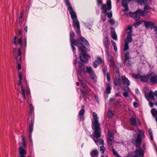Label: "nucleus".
<instances>
[{"instance_id":"nucleus-1","label":"nucleus","mask_w":157,"mask_h":157,"mask_svg":"<svg viewBox=\"0 0 157 157\" xmlns=\"http://www.w3.org/2000/svg\"><path fill=\"white\" fill-rule=\"evenodd\" d=\"M78 66L77 74H78L82 78V74L83 71V74L88 73L90 75V78L93 80L94 82H96L97 77L94 71H92V68L91 67L86 66V69L85 70L86 66L83 64L84 63H82L81 62H78Z\"/></svg>"},{"instance_id":"nucleus-2","label":"nucleus","mask_w":157,"mask_h":157,"mask_svg":"<svg viewBox=\"0 0 157 157\" xmlns=\"http://www.w3.org/2000/svg\"><path fill=\"white\" fill-rule=\"evenodd\" d=\"M64 0L66 5L67 6V10L69 11L71 17L73 20V26L75 28V26H76L77 29L76 30L77 33L80 35V33L79 32V23L78 20L76 13L74 11L69 0Z\"/></svg>"},{"instance_id":"nucleus-3","label":"nucleus","mask_w":157,"mask_h":157,"mask_svg":"<svg viewBox=\"0 0 157 157\" xmlns=\"http://www.w3.org/2000/svg\"><path fill=\"white\" fill-rule=\"evenodd\" d=\"M93 118L94 121H92L91 127L92 129L94 130V132H93L92 136L94 137L96 139L99 138L101 137V132L100 127V124L98 122V116L97 114L94 112L93 113Z\"/></svg>"},{"instance_id":"nucleus-4","label":"nucleus","mask_w":157,"mask_h":157,"mask_svg":"<svg viewBox=\"0 0 157 157\" xmlns=\"http://www.w3.org/2000/svg\"><path fill=\"white\" fill-rule=\"evenodd\" d=\"M79 44L80 46H78V50L81 52L79 55L80 61L78 62H81L85 63H87L88 62V60L87 58H90V56L89 55L86 54L87 52L84 49H82V47L84 46V44L82 42H79Z\"/></svg>"},{"instance_id":"nucleus-5","label":"nucleus","mask_w":157,"mask_h":157,"mask_svg":"<svg viewBox=\"0 0 157 157\" xmlns=\"http://www.w3.org/2000/svg\"><path fill=\"white\" fill-rule=\"evenodd\" d=\"M134 138H132V143L134 144L136 147V149L141 148V145L143 138L145 136L144 132H139L136 136L135 134H133Z\"/></svg>"},{"instance_id":"nucleus-6","label":"nucleus","mask_w":157,"mask_h":157,"mask_svg":"<svg viewBox=\"0 0 157 157\" xmlns=\"http://www.w3.org/2000/svg\"><path fill=\"white\" fill-rule=\"evenodd\" d=\"M78 77L82 88L84 89L83 90L80 89L81 92L83 94L84 99L86 100L89 98V92L86 89L87 85L86 83V81L83 78H82L80 79L78 76Z\"/></svg>"},{"instance_id":"nucleus-7","label":"nucleus","mask_w":157,"mask_h":157,"mask_svg":"<svg viewBox=\"0 0 157 157\" xmlns=\"http://www.w3.org/2000/svg\"><path fill=\"white\" fill-rule=\"evenodd\" d=\"M115 74L117 77L113 81V83L115 86H120L121 82L120 81V76L119 72L117 67H116L115 69Z\"/></svg>"},{"instance_id":"nucleus-8","label":"nucleus","mask_w":157,"mask_h":157,"mask_svg":"<svg viewBox=\"0 0 157 157\" xmlns=\"http://www.w3.org/2000/svg\"><path fill=\"white\" fill-rule=\"evenodd\" d=\"M34 124V118H32L31 119L30 123L29 126V138L30 142L32 143V138L31 134L33 129V124Z\"/></svg>"},{"instance_id":"nucleus-9","label":"nucleus","mask_w":157,"mask_h":157,"mask_svg":"<svg viewBox=\"0 0 157 157\" xmlns=\"http://www.w3.org/2000/svg\"><path fill=\"white\" fill-rule=\"evenodd\" d=\"M149 79L151 82L153 84L157 82V75H155L154 72H151L149 74Z\"/></svg>"},{"instance_id":"nucleus-10","label":"nucleus","mask_w":157,"mask_h":157,"mask_svg":"<svg viewBox=\"0 0 157 157\" xmlns=\"http://www.w3.org/2000/svg\"><path fill=\"white\" fill-rule=\"evenodd\" d=\"M144 25L147 28H150L154 29L155 28V24L153 22L149 21H144Z\"/></svg>"},{"instance_id":"nucleus-11","label":"nucleus","mask_w":157,"mask_h":157,"mask_svg":"<svg viewBox=\"0 0 157 157\" xmlns=\"http://www.w3.org/2000/svg\"><path fill=\"white\" fill-rule=\"evenodd\" d=\"M143 150H141V148L138 149H136L135 151V155L132 157H144V153Z\"/></svg>"},{"instance_id":"nucleus-12","label":"nucleus","mask_w":157,"mask_h":157,"mask_svg":"<svg viewBox=\"0 0 157 157\" xmlns=\"http://www.w3.org/2000/svg\"><path fill=\"white\" fill-rule=\"evenodd\" d=\"M22 31V30L21 29H19L18 32L17 33V36H13V43L14 45H17V39L18 38H19L20 36H20L21 34Z\"/></svg>"},{"instance_id":"nucleus-13","label":"nucleus","mask_w":157,"mask_h":157,"mask_svg":"<svg viewBox=\"0 0 157 157\" xmlns=\"http://www.w3.org/2000/svg\"><path fill=\"white\" fill-rule=\"evenodd\" d=\"M90 136H91V137L93 139V140L94 141L95 143L97 145H103L104 144V141L102 139H98V138L97 139V140H95L93 137H94L92 135H90Z\"/></svg>"},{"instance_id":"nucleus-14","label":"nucleus","mask_w":157,"mask_h":157,"mask_svg":"<svg viewBox=\"0 0 157 157\" xmlns=\"http://www.w3.org/2000/svg\"><path fill=\"white\" fill-rule=\"evenodd\" d=\"M108 59L109 61L110 65L111 66H115V63L113 59V57L111 55L108 54L107 55Z\"/></svg>"},{"instance_id":"nucleus-15","label":"nucleus","mask_w":157,"mask_h":157,"mask_svg":"<svg viewBox=\"0 0 157 157\" xmlns=\"http://www.w3.org/2000/svg\"><path fill=\"white\" fill-rule=\"evenodd\" d=\"M121 3L122 6L124 8V11L125 12H128L129 11V8L127 3V0H122Z\"/></svg>"},{"instance_id":"nucleus-16","label":"nucleus","mask_w":157,"mask_h":157,"mask_svg":"<svg viewBox=\"0 0 157 157\" xmlns=\"http://www.w3.org/2000/svg\"><path fill=\"white\" fill-rule=\"evenodd\" d=\"M74 29L76 28L75 31H76V34L78 35V37H80V38H79L78 39V40L79 42H80V41L81 42H84L86 40V39L84 37L81 36V31H80V26H79V30H80L79 32H80V35H79V34H78L77 33L76 30L77 29V28H76V25L75 26V28L74 27Z\"/></svg>"},{"instance_id":"nucleus-17","label":"nucleus","mask_w":157,"mask_h":157,"mask_svg":"<svg viewBox=\"0 0 157 157\" xmlns=\"http://www.w3.org/2000/svg\"><path fill=\"white\" fill-rule=\"evenodd\" d=\"M122 79L123 83L125 85L126 84L127 85L129 86L130 83V82L128 80L127 78H126L125 75H123L122 76Z\"/></svg>"},{"instance_id":"nucleus-18","label":"nucleus","mask_w":157,"mask_h":157,"mask_svg":"<svg viewBox=\"0 0 157 157\" xmlns=\"http://www.w3.org/2000/svg\"><path fill=\"white\" fill-rule=\"evenodd\" d=\"M140 79L142 82H147L149 79V74L144 76H141Z\"/></svg>"},{"instance_id":"nucleus-19","label":"nucleus","mask_w":157,"mask_h":157,"mask_svg":"<svg viewBox=\"0 0 157 157\" xmlns=\"http://www.w3.org/2000/svg\"><path fill=\"white\" fill-rule=\"evenodd\" d=\"M151 113L153 117H155V121L157 123V110L153 108L151 109Z\"/></svg>"},{"instance_id":"nucleus-20","label":"nucleus","mask_w":157,"mask_h":157,"mask_svg":"<svg viewBox=\"0 0 157 157\" xmlns=\"http://www.w3.org/2000/svg\"><path fill=\"white\" fill-rule=\"evenodd\" d=\"M132 34H127L126 38L124 42L129 43L132 41Z\"/></svg>"},{"instance_id":"nucleus-21","label":"nucleus","mask_w":157,"mask_h":157,"mask_svg":"<svg viewBox=\"0 0 157 157\" xmlns=\"http://www.w3.org/2000/svg\"><path fill=\"white\" fill-rule=\"evenodd\" d=\"M70 40L71 45L77 46L79 44V42L78 40H77L74 38Z\"/></svg>"},{"instance_id":"nucleus-22","label":"nucleus","mask_w":157,"mask_h":157,"mask_svg":"<svg viewBox=\"0 0 157 157\" xmlns=\"http://www.w3.org/2000/svg\"><path fill=\"white\" fill-rule=\"evenodd\" d=\"M98 152L97 149L93 150L90 153L91 157H98Z\"/></svg>"},{"instance_id":"nucleus-23","label":"nucleus","mask_w":157,"mask_h":157,"mask_svg":"<svg viewBox=\"0 0 157 157\" xmlns=\"http://www.w3.org/2000/svg\"><path fill=\"white\" fill-rule=\"evenodd\" d=\"M135 13L136 14H139L140 16L144 17L146 16V14H144L143 10L140 9H138L135 12Z\"/></svg>"},{"instance_id":"nucleus-24","label":"nucleus","mask_w":157,"mask_h":157,"mask_svg":"<svg viewBox=\"0 0 157 157\" xmlns=\"http://www.w3.org/2000/svg\"><path fill=\"white\" fill-rule=\"evenodd\" d=\"M101 9L102 10L101 13L103 14H105L106 15L107 13V12L106 6L105 4H102L101 6Z\"/></svg>"},{"instance_id":"nucleus-25","label":"nucleus","mask_w":157,"mask_h":157,"mask_svg":"<svg viewBox=\"0 0 157 157\" xmlns=\"http://www.w3.org/2000/svg\"><path fill=\"white\" fill-rule=\"evenodd\" d=\"M130 123L133 126H136L137 123L136 119L135 118L132 117L129 119Z\"/></svg>"},{"instance_id":"nucleus-26","label":"nucleus","mask_w":157,"mask_h":157,"mask_svg":"<svg viewBox=\"0 0 157 157\" xmlns=\"http://www.w3.org/2000/svg\"><path fill=\"white\" fill-rule=\"evenodd\" d=\"M130 54V52L129 51H127L124 54V62H126L130 58L129 57Z\"/></svg>"},{"instance_id":"nucleus-27","label":"nucleus","mask_w":157,"mask_h":157,"mask_svg":"<svg viewBox=\"0 0 157 157\" xmlns=\"http://www.w3.org/2000/svg\"><path fill=\"white\" fill-rule=\"evenodd\" d=\"M147 97L152 100H154L155 99L154 98V94L152 90H150L148 94H147Z\"/></svg>"},{"instance_id":"nucleus-28","label":"nucleus","mask_w":157,"mask_h":157,"mask_svg":"<svg viewBox=\"0 0 157 157\" xmlns=\"http://www.w3.org/2000/svg\"><path fill=\"white\" fill-rule=\"evenodd\" d=\"M115 113L111 110H109L107 114V117L109 118H111L114 115Z\"/></svg>"},{"instance_id":"nucleus-29","label":"nucleus","mask_w":157,"mask_h":157,"mask_svg":"<svg viewBox=\"0 0 157 157\" xmlns=\"http://www.w3.org/2000/svg\"><path fill=\"white\" fill-rule=\"evenodd\" d=\"M111 87L109 83L107 84L105 92L106 93L109 94L111 92Z\"/></svg>"},{"instance_id":"nucleus-30","label":"nucleus","mask_w":157,"mask_h":157,"mask_svg":"<svg viewBox=\"0 0 157 157\" xmlns=\"http://www.w3.org/2000/svg\"><path fill=\"white\" fill-rule=\"evenodd\" d=\"M19 153L20 155H25L26 153V151L24 149L19 148Z\"/></svg>"},{"instance_id":"nucleus-31","label":"nucleus","mask_w":157,"mask_h":157,"mask_svg":"<svg viewBox=\"0 0 157 157\" xmlns=\"http://www.w3.org/2000/svg\"><path fill=\"white\" fill-rule=\"evenodd\" d=\"M17 40V44H18L19 46V48H20L21 49L22 44L21 36H20L19 38H18Z\"/></svg>"},{"instance_id":"nucleus-32","label":"nucleus","mask_w":157,"mask_h":157,"mask_svg":"<svg viewBox=\"0 0 157 157\" xmlns=\"http://www.w3.org/2000/svg\"><path fill=\"white\" fill-rule=\"evenodd\" d=\"M103 43L105 47H109L108 43V37L107 36H106L104 40Z\"/></svg>"},{"instance_id":"nucleus-33","label":"nucleus","mask_w":157,"mask_h":157,"mask_svg":"<svg viewBox=\"0 0 157 157\" xmlns=\"http://www.w3.org/2000/svg\"><path fill=\"white\" fill-rule=\"evenodd\" d=\"M144 95H145V96L146 99L149 102V105H150V107L151 108L153 107V106L154 104L152 102L150 101V100L149 99V98L147 97V94L146 92H145L144 93Z\"/></svg>"},{"instance_id":"nucleus-34","label":"nucleus","mask_w":157,"mask_h":157,"mask_svg":"<svg viewBox=\"0 0 157 157\" xmlns=\"http://www.w3.org/2000/svg\"><path fill=\"white\" fill-rule=\"evenodd\" d=\"M111 37L114 40H117V36L116 32L111 33Z\"/></svg>"},{"instance_id":"nucleus-35","label":"nucleus","mask_w":157,"mask_h":157,"mask_svg":"<svg viewBox=\"0 0 157 157\" xmlns=\"http://www.w3.org/2000/svg\"><path fill=\"white\" fill-rule=\"evenodd\" d=\"M141 76V75H140L139 73H137V74H136L134 73L132 75V77L136 79H138L139 78H140Z\"/></svg>"},{"instance_id":"nucleus-36","label":"nucleus","mask_w":157,"mask_h":157,"mask_svg":"<svg viewBox=\"0 0 157 157\" xmlns=\"http://www.w3.org/2000/svg\"><path fill=\"white\" fill-rule=\"evenodd\" d=\"M85 113V110L84 109V106H82V109L80 111L79 113V115L80 116H82Z\"/></svg>"},{"instance_id":"nucleus-37","label":"nucleus","mask_w":157,"mask_h":157,"mask_svg":"<svg viewBox=\"0 0 157 157\" xmlns=\"http://www.w3.org/2000/svg\"><path fill=\"white\" fill-rule=\"evenodd\" d=\"M112 151L113 155L116 157H121L120 156L118 155V153L113 148H112Z\"/></svg>"},{"instance_id":"nucleus-38","label":"nucleus","mask_w":157,"mask_h":157,"mask_svg":"<svg viewBox=\"0 0 157 157\" xmlns=\"http://www.w3.org/2000/svg\"><path fill=\"white\" fill-rule=\"evenodd\" d=\"M123 90L124 92H129L130 90V89L128 87L124 86H122Z\"/></svg>"},{"instance_id":"nucleus-39","label":"nucleus","mask_w":157,"mask_h":157,"mask_svg":"<svg viewBox=\"0 0 157 157\" xmlns=\"http://www.w3.org/2000/svg\"><path fill=\"white\" fill-rule=\"evenodd\" d=\"M148 132L150 136L151 139L153 140V133L151 128H149L148 129Z\"/></svg>"},{"instance_id":"nucleus-40","label":"nucleus","mask_w":157,"mask_h":157,"mask_svg":"<svg viewBox=\"0 0 157 157\" xmlns=\"http://www.w3.org/2000/svg\"><path fill=\"white\" fill-rule=\"evenodd\" d=\"M128 43L125 42L124 44L123 48V51L125 52L127 51L129 48V44Z\"/></svg>"},{"instance_id":"nucleus-41","label":"nucleus","mask_w":157,"mask_h":157,"mask_svg":"<svg viewBox=\"0 0 157 157\" xmlns=\"http://www.w3.org/2000/svg\"><path fill=\"white\" fill-rule=\"evenodd\" d=\"M127 30H129L127 34H132V27L131 25H129L127 27Z\"/></svg>"},{"instance_id":"nucleus-42","label":"nucleus","mask_w":157,"mask_h":157,"mask_svg":"<svg viewBox=\"0 0 157 157\" xmlns=\"http://www.w3.org/2000/svg\"><path fill=\"white\" fill-rule=\"evenodd\" d=\"M144 22V21L143 20H140V21H137L136 22V23H134V24H133V25L134 26H138L139 25H140V24H142V23Z\"/></svg>"},{"instance_id":"nucleus-43","label":"nucleus","mask_w":157,"mask_h":157,"mask_svg":"<svg viewBox=\"0 0 157 157\" xmlns=\"http://www.w3.org/2000/svg\"><path fill=\"white\" fill-rule=\"evenodd\" d=\"M120 103V100L117 99V101L114 103V106L116 107H118Z\"/></svg>"},{"instance_id":"nucleus-44","label":"nucleus","mask_w":157,"mask_h":157,"mask_svg":"<svg viewBox=\"0 0 157 157\" xmlns=\"http://www.w3.org/2000/svg\"><path fill=\"white\" fill-rule=\"evenodd\" d=\"M15 56V59L16 60L17 63H20L21 61V56H16L15 55H14Z\"/></svg>"},{"instance_id":"nucleus-45","label":"nucleus","mask_w":157,"mask_h":157,"mask_svg":"<svg viewBox=\"0 0 157 157\" xmlns=\"http://www.w3.org/2000/svg\"><path fill=\"white\" fill-rule=\"evenodd\" d=\"M94 65L93 67L94 68H97L98 66L99 65V61L97 60H95L94 62Z\"/></svg>"},{"instance_id":"nucleus-46","label":"nucleus","mask_w":157,"mask_h":157,"mask_svg":"<svg viewBox=\"0 0 157 157\" xmlns=\"http://www.w3.org/2000/svg\"><path fill=\"white\" fill-rule=\"evenodd\" d=\"M107 143L108 145L110 146H111L113 143V140L112 139L110 138H107Z\"/></svg>"},{"instance_id":"nucleus-47","label":"nucleus","mask_w":157,"mask_h":157,"mask_svg":"<svg viewBox=\"0 0 157 157\" xmlns=\"http://www.w3.org/2000/svg\"><path fill=\"white\" fill-rule=\"evenodd\" d=\"M75 34L74 31H71L70 33V40L74 39Z\"/></svg>"},{"instance_id":"nucleus-48","label":"nucleus","mask_w":157,"mask_h":157,"mask_svg":"<svg viewBox=\"0 0 157 157\" xmlns=\"http://www.w3.org/2000/svg\"><path fill=\"white\" fill-rule=\"evenodd\" d=\"M105 148L103 146H102L100 147V150L101 153H104L105 150Z\"/></svg>"},{"instance_id":"nucleus-49","label":"nucleus","mask_w":157,"mask_h":157,"mask_svg":"<svg viewBox=\"0 0 157 157\" xmlns=\"http://www.w3.org/2000/svg\"><path fill=\"white\" fill-rule=\"evenodd\" d=\"M149 4H147L145 6H144L145 9H147V10H154V9L152 7H150L148 5Z\"/></svg>"},{"instance_id":"nucleus-50","label":"nucleus","mask_w":157,"mask_h":157,"mask_svg":"<svg viewBox=\"0 0 157 157\" xmlns=\"http://www.w3.org/2000/svg\"><path fill=\"white\" fill-rule=\"evenodd\" d=\"M135 15L134 17V19L136 21H137L140 19V17L139 14H135Z\"/></svg>"},{"instance_id":"nucleus-51","label":"nucleus","mask_w":157,"mask_h":157,"mask_svg":"<svg viewBox=\"0 0 157 157\" xmlns=\"http://www.w3.org/2000/svg\"><path fill=\"white\" fill-rule=\"evenodd\" d=\"M85 25L86 26L87 28L90 29H91L92 26V24L89 23V22L85 23Z\"/></svg>"},{"instance_id":"nucleus-52","label":"nucleus","mask_w":157,"mask_h":157,"mask_svg":"<svg viewBox=\"0 0 157 157\" xmlns=\"http://www.w3.org/2000/svg\"><path fill=\"white\" fill-rule=\"evenodd\" d=\"M128 92H124L123 93V95L126 98H130V97L128 94Z\"/></svg>"},{"instance_id":"nucleus-53","label":"nucleus","mask_w":157,"mask_h":157,"mask_svg":"<svg viewBox=\"0 0 157 157\" xmlns=\"http://www.w3.org/2000/svg\"><path fill=\"white\" fill-rule=\"evenodd\" d=\"M24 14V12L22 11L20 13V16L19 17V24H20L22 18Z\"/></svg>"},{"instance_id":"nucleus-54","label":"nucleus","mask_w":157,"mask_h":157,"mask_svg":"<svg viewBox=\"0 0 157 157\" xmlns=\"http://www.w3.org/2000/svg\"><path fill=\"white\" fill-rule=\"evenodd\" d=\"M108 135L109 136V137L112 138L113 139L114 138V134H113L112 132H109L108 131Z\"/></svg>"},{"instance_id":"nucleus-55","label":"nucleus","mask_w":157,"mask_h":157,"mask_svg":"<svg viewBox=\"0 0 157 157\" xmlns=\"http://www.w3.org/2000/svg\"><path fill=\"white\" fill-rule=\"evenodd\" d=\"M135 12H130L129 13H128L127 14V16H128L131 17H133V15H135Z\"/></svg>"},{"instance_id":"nucleus-56","label":"nucleus","mask_w":157,"mask_h":157,"mask_svg":"<svg viewBox=\"0 0 157 157\" xmlns=\"http://www.w3.org/2000/svg\"><path fill=\"white\" fill-rule=\"evenodd\" d=\"M22 55L21 49L18 48V54L17 56H21Z\"/></svg>"},{"instance_id":"nucleus-57","label":"nucleus","mask_w":157,"mask_h":157,"mask_svg":"<svg viewBox=\"0 0 157 157\" xmlns=\"http://www.w3.org/2000/svg\"><path fill=\"white\" fill-rule=\"evenodd\" d=\"M109 22L110 24L111 25H113L115 24V21L112 18H110L109 20Z\"/></svg>"},{"instance_id":"nucleus-58","label":"nucleus","mask_w":157,"mask_h":157,"mask_svg":"<svg viewBox=\"0 0 157 157\" xmlns=\"http://www.w3.org/2000/svg\"><path fill=\"white\" fill-rule=\"evenodd\" d=\"M107 76V79L108 81H110L111 80L110 75L109 73H107L106 74Z\"/></svg>"},{"instance_id":"nucleus-59","label":"nucleus","mask_w":157,"mask_h":157,"mask_svg":"<svg viewBox=\"0 0 157 157\" xmlns=\"http://www.w3.org/2000/svg\"><path fill=\"white\" fill-rule=\"evenodd\" d=\"M107 16L108 18H111L112 17V12H110L109 13H107Z\"/></svg>"},{"instance_id":"nucleus-60","label":"nucleus","mask_w":157,"mask_h":157,"mask_svg":"<svg viewBox=\"0 0 157 157\" xmlns=\"http://www.w3.org/2000/svg\"><path fill=\"white\" fill-rule=\"evenodd\" d=\"M142 148H143V149H141V150H143V152L144 155V150H145L146 148V144L145 143H144L143 144V146H142Z\"/></svg>"},{"instance_id":"nucleus-61","label":"nucleus","mask_w":157,"mask_h":157,"mask_svg":"<svg viewBox=\"0 0 157 157\" xmlns=\"http://www.w3.org/2000/svg\"><path fill=\"white\" fill-rule=\"evenodd\" d=\"M22 137V142L21 144H26V140L25 138V137H23V136H21Z\"/></svg>"},{"instance_id":"nucleus-62","label":"nucleus","mask_w":157,"mask_h":157,"mask_svg":"<svg viewBox=\"0 0 157 157\" xmlns=\"http://www.w3.org/2000/svg\"><path fill=\"white\" fill-rule=\"evenodd\" d=\"M106 14H105L104 16H103L102 15H101V19L103 21H105L106 20Z\"/></svg>"},{"instance_id":"nucleus-63","label":"nucleus","mask_w":157,"mask_h":157,"mask_svg":"<svg viewBox=\"0 0 157 157\" xmlns=\"http://www.w3.org/2000/svg\"><path fill=\"white\" fill-rule=\"evenodd\" d=\"M102 71H103V73L104 74H106V72L107 71V67H106V66H105L104 68H103Z\"/></svg>"},{"instance_id":"nucleus-64","label":"nucleus","mask_w":157,"mask_h":157,"mask_svg":"<svg viewBox=\"0 0 157 157\" xmlns=\"http://www.w3.org/2000/svg\"><path fill=\"white\" fill-rule=\"evenodd\" d=\"M26 92L27 95H28V96H29V95H30V91L29 88L28 87L26 89Z\"/></svg>"}]
</instances>
